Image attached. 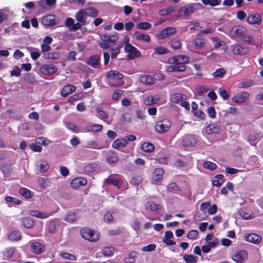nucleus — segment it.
Segmentation results:
<instances>
[{"instance_id": "obj_28", "label": "nucleus", "mask_w": 263, "mask_h": 263, "mask_svg": "<svg viewBox=\"0 0 263 263\" xmlns=\"http://www.w3.org/2000/svg\"><path fill=\"white\" fill-rule=\"evenodd\" d=\"M164 171L162 168H157L153 173V179L156 181H159L162 179Z\"/></svg>"}, {"instance_id": "obj_48", "label": "nucleus", "mask_w": 263, "mask_h": 263, "mask_svg": "<svg viewBox=\"0 0 263 263\" xmlns=\"http://www.w3.org/2000/svg\"><path fill=\"white\" fill-rule=\"evenodd\" d=\"M206 133L208 134L218 133L219 131L218 127L215 124H210L206 128Z\"/></svg>"}, {"instance_id": "obj_40", "label": "nucleus", "mask_w": 263, "mask_h": 263, "mask_svg": "<svg viewBox=\"0 0 263 263\" xmlns=\"http://www.w3.org/2000/svg\"><path fill=\"white\" fill-rule=\"evenodd\" d=\"M98 169V165L94 163H88L84 167L85 172L87 174L91 173Z\"/></svg>"}, {"instance_id": "obj_59", "label": "nucleus", "mask_w": 263, "mask_h": 263, "mask_svg": "<svg viewBox=\"0 0 263 263\" xmlns=\"http://www.w3.org/2000/svg\"><path fill=\"white\" fill-rule=\"evenodd\" d=\"M142 181V177L139 175L134 176L130 181V183L134 185H139Z\"/></svg>"}, {"instance_id": "obj_17", "label": "nucleus", "mask_w": 263, "mask_h": 263, "mask_svg": "<svg viewBox=\"0 0 263 263\" xmlns=\"http://www.w3.org/2000/svg\"><path fill=\"white\" fill-rule=\"evenodd\" d=\"M106 77L108 79L119 81L123 79V75L118 71L111 70L106 73Z\"/></svg>"}, {"instance_id": "obj_61", "label": "nucleus", "mask_w": 263, "mask_h": 263, "mask_svg": "<svg viewBox=\"0 0 263 263\" xmlns=\"http://www.w3.org/2000/svg\"><path fill=\"white\" fill-rule=\"evenodd\" d=\"M198 232L196 230H192L187 234L186 237L190 239H194L198 235Z\"/></svg>"}, {"instance_id": "obj_9", "label": "nucleus", "mask_w": 263, "mask_h": 263, "mask_svg": "<svg viewBox=\"0 0 263 263\" xmlns=\"http://www.w3.org/2000/svg\"><path fill=\"white\" fill-rule=\"evenodd\" d=\"M197 142L195 137L193 135H185L182 141V144L184 146L191 147L194 146Z\"/></svg>"}, {"instance_id": "obj_39", "label": "nucleus", "mask_w": 263, "mask_h": 263, "mask_svg": "<svg viewBox=\"0 0 263 263\" xmlns=\"http://www.w3.org/2000/svg\"><path fill=\"white\" fill-rule=\"evenodd\" d=\"M160 99L159 96H149L145 100L144 103L147 105H152L157 103V101Z\"/></svg>"}, {"instance_id": "obj_11", "label": "nucleus", "mask_w": 263, "mask_h": 263, "mask_svg": "<svg viewBox=\"0 0 263 263\" xmlns=\"http://www.w3.org/2000/svg\"><path fill=\"white\" fill-rule=\"evenodd\" d=\"M176 29L174 27H168L163 29L161 32L157 35L158 38L160 40H163L176 32Z\"/></svg>"}, {"instance_id": "obj_33", "label": "nucleus", "mask_w": 263, "mask_h": 263, "mask_svg": "<svg viewBox=\"0 0 263 263\" xmlns=\"http://www.w3.org/2000/svg\"><path fill=\"white\" fill-rule=\"evenodd\" d=\"M140 82L147 85H151L155 82V78L151 76H143L140 78Z\"/></svg>"}, {"instance_id": "obj_57", "label": "nucleus", "mask_w": 263, "mask_h": 263, "mask_svg": "<svg viewBox=\"0 0 263 263\" xmlns=\"http://www.w3.org/2000/svg\"><path fill=\"white\" fill-rule=\"evenodd\" d=\"M61 256L65 259L69 260L75 261L77 259L76 257L74 255L69 253H63L61 254Z\"/></svg>"}, {"instance_id": "obj_20", "label": "nucleus", "mask_w": 263, "mask_h": 263, "mask_svg": "<svg viewBox=\"0 0 263 263\" xmlns=\"http://www.w3.org/2000/svg\"><path fill=\"white\" fill-rule=\"evenodd\" d=\"M104 183L107 185H113L119 189L120 186L119 185V179L118 177L114 176L112 175L108 176V177L105 179Z\"/></svg>"}, {"instance_id": "obj_29", "label": "nucleus", "mask_w": 263, "mask_h": 263, "mask_svg": "<svg viewBox=\"0 0 263 263\" xmlns=\"http://www.w3.org/2000/svg\"><path fill=\"white\" fill-rule=\"evenodd\" d=\"M127 144V140H125V139H117L113 142L112 147L115 149H119L125 147Z\"/></svg>"}, {"instance_id": "obj_64", "label": "nucleus", "mask_w": 263, "mask_h": 263, "mask_svg": "<svg viewBox=\"0 0 263 263\" xmlns=\"http://www.w3.org/2000/svg\"><path fill=\"white\" fill-rule=\"evenodd\" d=\"M219 95L223 100H227L229 97L228 92L223 87L219 88Z\"/></svg>"}, {"instance_id": "obj_8", "label": "nucleus", "mask_w": 263, "mask_h": 263, "mask_svg": "<svg viewBox=\"0 0 263 263\" xmlns=\"http://www.w3.org/2000/svg\"><path fill=\"white\" fill-rule=\"evenodd\" d=\"M249 96L250 94L249 92L242 91L240 93L235 95L231 99V100L234 103L240 104L247 100L249 99Z\"/></svg>"}, {"instance_id": "obj_21", "label": "nucleus", "mask_w": 263, "mask_h": 263, "mask_svg": "<svg viewBox=\"0 0 263 263\" xmlns=\"http://www.w3.org/2000/svg\"><path fill=\"white\" fill-rule=\"evenodd\" d=\"M245 237L246 241L253 243H259L261 240V238L255 233L246 234Z\"/></svg>"}, {"instance_id": "obj_24", "label": "nucleus", "mask_w": 263, "mask_h": 263, "mask_svg": "<svg viewBox=\"0 0 263 263\" xmlns=\"http://www.w3.org/2000/svg\"><path fill=\"white\" fill-rule=\"evenodd\" d=\"M21 223L25 228L28 229H30L34 227L35 221L33 218L27 217L22 219Z\"/></svg>"}, {"instance_id": "obj_54", "label": "nucleus", "mask_w": 263, "mask_h": 263, "mask_svg": "<svg viewBox=\"0 0 263 263\" xmlns=\"http://www.w3.org/2000/svg\"><path fill=\"white\" fill-rule=\"evenodd\" d=\"M98 115L103 119H106L108 118L107 113L104 110L102 109V107L100 106H97L96 108Z\"/></svg>"}, {"instance_id": "obj_4", "label": "nucleus", "mask_w": 263, "mask_h": 263, "mask_svg": "<svg viewBox=\"0 0 263 263\" xmlns=\"http://www.w3.org/2000/svg\"><path fill=\"white\" fill-rule=\"evenodd\" d=\"M41 73L45 76H51L55 74L58 69L57 66L54 64H44L40 68Z\"/></svg>"}, {"instance_id": "obj_15", "label": "nucleus", "mask_w": 263, "mask_h": 263, "mask_svg": "<svg viewBox=\"0 0 263 263\" xmlns=\"http://www.w3.org/2000/svg\"><path fill=\"white\" fill-rule=\"evenodd\" d=\"M87 14L84 9L79 10L76 14V20L77 22L82 24L83 26H85L88 24L87 22Z\"/></svg>"}, {"instance_id": "obj_47", "label": "nucleus", "mask_w": 263, "mask_h": 263, "mask_svg": "<svg viewBox=\"0 0 263 263\" xmlns=\"http://www.w3.org/2000/svg\"><path fill=\"white\" fill-rule=\"evenodd\" d=\"M85 147L88 148H92V149H100L99 145L98 142L95 140H91L87 141L85 145Z\"/></svg>"}, {"instance_id": "obj_37", "label": "nucleus", "mask_w": 263, "mask_h": 263, "mask_svg": "<svg viewBox=\"0 0 263 263\" xmlns=\"http://www.w3.org/2000/svg\"><path fill=\"white\" fill-rule=\"evenodd\" d=\"M21 234L18 231L11 232L8 235V238L12 241H18L21 239Z\"/></svg>"}, {"instance_id": "obj_34", "label": "nucleus", "mask_w": 263, "mask_h": 263, "mask_svg": "<svg viewBox=\"0 0 263 263\" xmlns=\"http://www.w3.org/2000/svg\"><path fill=\"white\" fill-rule=\"evenodd\" d=\"M141 149L145 152L151 153L155 149V146L152 143L146 142L141 145Z\"/></svg>"}, {"instance_id": "obj_25", "label": "nucleus", "mask_w": 263, "mask_h": 263, "mask_svg": "<svg viewBox=\"0 0 263 263\" xmlns=\"http://www.w3.org/2000/svg\"><path fill=\"white\" fill-rule=\"evenodd\" d=\"M233 53L235 54L243 55L248 51V49L246 47H242L239 45L232 46Z\"/></svg>"}, {"instance_id": "obj_58", "label": "nucleus", "mask_w": 263, "mask_h": 263, "mask_svg": "<svg viewBox=\"0 0 263 263\" xmlns=\"http://www.w3.org/2000/svg\"><path fill=\"white\" fill-rule=\"evenodd\" d=\"M152 25L148 22H140L137 25V27L139 29L146 30L149 29Z\"/></svg>"}, {"instance_id": "obj_31", "label": "nucleus", "mask_w": 263, "mask_h": 263, "mask_svg": "<svg viewBox=\"0 0 263 263\" xmlns=\"http://www.w3.org/2000/svg\"><path fill=\"white\" fill-rule=\"evenodd\" d=\"M246 29L241 26H237L233 27L231 30V33L235 36H242Z\"/></svg>"}, {"instance_id": "obj_32", "label": "nucleus", "mask_w": 263, "mask_h": 263, "mask_svg": "<svg viewBox=\"0 0 263 263\" xmlns=\"http://www.w3.org/2000/svg\"><path fill=\"white\" fill-rule=\"evenodd\" d=\"M194 10V8L192 6H184L179 10V15L180 16H186L190 13H193Z\"/></svg>"}, {"instance_id": "obj_13", "label": "nucleus", "mask_w": 263, "mask_h": 263, "mask_svg": "<svg viewBox=\"0 0 263 263\" xmlns=\"http://www.w3.org/2000/svg\"><path fill=\"white\" fill-rule=\"evenodd\" d=\"M100 59L99 55H92L87 58L86 64L93 68H96L100 64Z\"/></svg>"}, {"instance_id": "obj_60", "label": "nucleus", "mask_w": 263, "mask_h": 263, "mask_svg": "<svg viewBox=\"0 0 263 263\" xmlns=\"http://www.w3.org/2000/svg\"><path fill=\"white\" fill-rule=\"evenodd\" d=\"M136 39L139 41H143L146 42H149L151 41L150 36L145 34H140L137 35Z\"/></svg>"}, {"instance_id": "obj_7", "label": "nucleus", "mask_w": 263, "mask_h": 263, "mask_svg": "<svg viewBox=\"0 0 263 263\" xmlns=\"http://www.w3.org/2000/svg\"><path fill=\"white\" fill-rule=\"evenodd\" d=\"M248 257V253L246 250H240L232 256V259L237 263H243L247 259Z\"/></svg>"}, {"instance_id": "obj_23", "label": "nucleus", "mask_w": 263, "mask_h": 263, "mask_svg": "<svg viewBox=\"0 0 263 263\" xmlns=\"http://www.w3.org/2000/svg\"><path fill=\"white\" fill-rule=\"evenodd\" d=\"M76 90V87L72 84L67 85L64 86L61 91V96L63 97H67Z\"/></svg>"}, {"instance_id": "obj_43", "label": "nucleus", "mask_w": 263, "mask_h": 263, "mask_svg": "<svg viewBox=\"0 0 263 263\" xmlns=\"http://www.w3.org/2000/svg\"><path fill=\"white\" fill-rule=\"evenodd\" d=\"M183 259L186 263H196L197 262L198 257L192 254L184 255Z\"/></svg>"}, {"instance_id": "obj_35", "label": "nucleus", "mask_w": 263, "mask_h": 263, "mask_svg": "<svg viewBox=\"0 0 263 263\" xmlns=\"http://www.w3.org/2000/svg\"><path fill=\"white\" fill-rule=\"evenodd\" d=\"M79 218V215L77 213H70L67 214L64 220L67 222L73 223Z\"/></svg>"}, {"instance_id": "obj_51", "label": "nucleus", "mask_w": 263, "mask_h": 263, "mask_svg": "<svg viewBox=\"0 0 263 263\" xmlns=\"http://www.w3.org/2000/svg\"><path fill=\"white\" fill-rule=\"evenodd\" d=\"M253 85L252 81L246 80L238 84V87L240 88H247L251 87Z\"/></svg>"}, {"instance_id": "obj_53", "label": "nucleus", "mask_w": 263, "mask_h": 263, "mask_svg": "<svg viewBox=\"0 0 263 263\" xmlns=\"http://www.w3.org/2000/svg\"><path fill=\"white\" fill-rule=\"evenodd\" d=\"M240 216L244 219H250L252 218L251 214L245 209H241L239 211Z\"/></svg>"}, {"instance_id": "obj_56", "label": "nucleus", "mask_w": 263, "mask_h": 263, "mask_svg": "<svg viewBox=\"0 0 263 263\" xmlns=\"http://www.w3.org/2000/svg\"><path fill=\"white\" fill-rule=\"evenodd\" d=\"M226 73V70L223 68L217 69L215 72L213 73V76L217 78H222Z\"/></svg>"}, {"instance_id": "obj_22", "label": "nucleus", "mask_w": 263, "mask_h": 263, "mask_svg": "<svg viewBox=\"0 0 263 263\" xmlns=\"http://www.w3.org/2000/svg\"><path fill=\"white\" fill-rule=\"evenodd\" d=\"M119 161L117 153L115 151H109L106 156V162L109 164H115Z\"/></svg>"}, {"instance_id": "obj_50", "label": "nucleus", "mask_w": 263, "mask_h": 263, "mask_svg": "<svg viewBox=\"0 0 263 263\" xmlns=\"http://www.w3.org/2000/svg\"><path fill=\"white\" fill-rule=\"evenodd\" d=\"M14 249L13 248H6L5 251L3 253V255L5 257L9 260L10 258H11L14 254Z\"/></svg>"}, {"instance_id": "obj_14", "label": "nucleus", "mask_w": 263, "mask_h": 263, "mask_svg": "<svg viewBox=\"0 0 263 263\" xmlns=\"http://www.w3.org/2000/svg\"><path fill=\"white\" fill-rule=\"evenodd\" d=\"M87 181L82 177H77L72 180L70 183L71 187L73 189H77L80 186H84L87 184Z\"/></svg>"}, {"instance_id": "obj_27", "label": "nucleus", "mask_w": 263, "mask_h": 263, "mask_svg": "<svg viewBox=\"0 0 263 263\" xmlns=\"http://www.w3.org/2000/svg\"><path fill=\"white\" fill-rule=\"evenodd\" d=\"M29 214L33 217H35L40 219L47 218L49 216V215L46 212H41L38 210H30L29 212Z\"/></svg>"}, {"instance_id": "obj_5", "label": "nucleus", "mask_w": 263, "mask_h": 263, "mask_svg": "<svg viewBox=\"0 0 263 263\" xmlns=\"http://www.w3.org/2000/svg\"><path fill=\"white\" fill-rule=\"evenodd\" d=\"M262 16L258 13L249 14L247 18V22L251 25H260L262 23Z\"/></svg>"}, {"instance_id": "obj_3", "label": "nucleus", "mask_w": 263, "mask_h": 263, "mask_svg": "<svg viewBox=\"0 0 263 263\" xmlns=\"http://www.w3.org/2000/svg\"><path fill=\"white\" fill-rule=\"evenodd\" d=\"M190 58L185 55H175L168 59V63L171 64H177L179 66H185L189 62Z\"/></svg>"}, {"instance_id": "obj_42", "label": "nucleus", "mask_w": 263, "mask_h": 263, "mask_svg": "<svg viewBox=\"0 0 263 263\" xmlns=\"http://www.w3.org/2000/svg\"><path fill=\"white\" fill-rule=\"evenodd\" d=\"M84 11L86 12L87 16L92 17L97 16L99 14L98 10L96 8L93 7L87 8L84 10Z\"/></svg>"}, {"instance_id": "obj_52", "label": "nucleus", "mask_w": 263, "mask_h": 263, "mask_svg": "<svg viewBox=\"0 0 263 263\" xmlns=\"http://www.w3.org/2000/svg\"><path fill=\"white\" fill-rule=\"evenodd\" d=\"M203 166L204 168L211 171H214L217 168V165L215 163L209 161H205L203 164Z\"/></svg>"}, {"instance_id": "obj_44", "label": "nucleus", "mask_w": 263, "mask_h": 263, "mask_svg": "<svg viewBox=\"0 0 263 263\" xmlns=\"http://www.w3.org/2000/svg\"><path fill=\"white\" fill-rule=\"evenodd\" d=\"M103 129V126L101 124H93L86 127L87 132H99Z\"/></svg>"}, {"instance_id": "obj_49", "label": "nucleus", "mask_w": 263, "mask_h": 263, "mask_svg": "<svg viewBox=\"0 0 263 263\" xmlns=\"http://www.w3.org/2000/svg\"><path fill=\"white\" fill-rule=\"evenodd\" d=\"M141 56V52L136 48L135 50H132V51L129 52L127 55V57L129 60H134V59L140 57Z\"/></svg>"}, {"instance_id": "obj_2", "label": "nucleus", "mask_w": 263, "mask_h": 263, "mask_svg": "<svg viewBox=\"0 0 263 263\" xmlns=\"http://www.w3.org/2000/svg\"><path fill=\"white\" fill-rule=\"evenodd\" d=\"M81 236L85 240L90 242H95L99 238V235L98 233L88 228H83L80 230Z\"/></svg>"}, {"instance_id": "obj_55", "label": "nucleus", "mask_w": 263, "mask_h": 263, "mask_svg": "<svg viewBox=\"0 0 263 263\" xmlns=\"http://www.w3.org/2000/svg\"><path fill=\"white\" fill-rule=\"evenodd\" d=\"M39 166L40 171L43 173L47 172L49 168V165L48 162L46 161H41Z\"/></svg>"}, {"instance_id": "obj_16", "label": "nucleus", "mask_w": 263, "mask_h": 263, "mask_svg": "<svg viewBox=\"0 0 263 263\" xmlns=\"http://www.w3.org/2000/svg\"><path fill=\"white\" fill-rule=\"evenodd\" d=\"M56 16L55 15H47L43 17L42 23L44 26H51L56 24Z\"/></svg>"}, {"instance_id": "obj_26", "label": "nucleus", "mask_w": 263, "mask_h": 263, "mask_svg": "<svg viewBox=\"0 0 263 263\" xmlns=\"http://www.w3.org/2000/svg\"><path fill=\"white\" fill-rule=\"evenodd\" d=\"M185 66H179L177 64H173L167 67L166 70L168 72H184L186 70Z\"/></svg>"}, {"instance_id": "obj_46", "label": "nucleus", "mask_w": 263, "mask_h": 263, "mask_svg": "<svg viewBox=\"0 0 263 263\" xmlns=\"http://www.w3.org/2000/svg\"><path fill=\"white\" fill-rule=\"evenodd\" d=\"M169 43L171 47L174 49H178L181 48L182 45L181 41L178 39L172 40Z\"/></svg>"}, {"instance_id": "obj_30", "label": "nucleus", "mask_w": 263, "mask_h": 263, "mask_svg": "<svg viewBox=\"0 0 263 263\" xmlns=\"http://www.w3.org/2000/svg\"><path fill=\"white\" fill-rule=\"evenodd\" d=\"M161 204H157L153 201H148L145 205V209L151 212H156L157 210L161 209Z\"/></svg>"}, {"instance_id": "obj_38", "label": "nucleus", "mask_w": 263, "mask_h": 263, "mask_svg": "<svg viewBox=\"0 0 263 263\" xmlns=\"http://www.w3.org/2000/svg\"><path fill=\"white\" fill-rule=\"evenodd\" d=\"M19 193L26 199H30L33 196V192L26 188H21L19 190Z\"/></svg>"}, {"instance_id": "obj_10", "label": "nucleus", "mask_w": 263, "mask_h": 263, "mask_svg": "<svg viewBox=\"0 0 263 263\" xmlns=\"http://www.w3.org/2000/svg\"><path fill=\"white\" fill-rule=\"evenodd\" d=\"M58 227L59 223L57 220H50L46 224V231L50 235L55 234Z\"/></svg>"}, {"instance_id": "obj_18", "label": "nucleus", "mask_w": 263, "mask_h": 263, "mask_svg": "<svg viewBox=\"0 0 263 263\" xmlns=\"http://www.w3.org/2000/svg\"><path fill=\"white\" fill-rule=\"evenodd\" d=\"M119 38L118 33L116 32L113 34L108 35L107 34H103L101 36V39L106 42L114 43L118 40Z\"/></svg>"}, {"instance_id": "obj_19", "label": "nucleus", "mask_w": 263, "mask_h": 263, "mask_svg": "<svg viewBox=\"0 0 263 263\" xmlns=\"http://www.w3.org/2000/svg\"><path fill=\"white\" fill-rule=\"evenodd\" d=\"M31 249L35 254H41L45 251V247L40 242H34L31 245Z\"/></svg>"}, {"instance_id": "obj_45", "label": "nucleus", "mask_w": 263, "mask_h": 263, "mask_svg": "<svg viewBox=\"0 0 263 263\" xmlns=\"http://www.w3.org/2000/svg\"><path fill=\"white\" fill-rule=\"evenodd\" d=\"M45 59L58 60L60 58V54L58 52H52L46 53L43 55Z\"/></svg>"}, {"instance_id": "obj_1", "label": "nucleus", "mask_w": 263, "mask_h": 263, "mask_svg": "<svg viewBox=\"0 0 263 263\" xmlns=\"http://www.w3.org/2000/svg\"><path fill=\"white\" fill-rule=\"evenodd\" d=\"M172 125V123L170 120L167 118H163L156 123L154 128L157 133L164 134L170 129Z\"/></svg>"}, {"instance_id": "obj_6", "label": "nucleus", "mask_w": 263, "mask_h": 263, "mask_svg": "<svg viewBox=\"0 0 263 263\" xmlns=\"http://www.w3.org/2000/svg\"><path fill=\"white\" fill-rule=\"evenodd\" d=\"M192 43L196 49H201L205 47L207 44L206 40L199 35H197L196 37L193 39Z\"/></svg>"}, {"instance_id": "obj_63", "label": "nucleus", "mask_w": 263, "mask_h": 263, "mask_svg": "<svg viewBox=\"0 0 263 263\" xmlns=\"http://www.w3.org/2000/svg\"><path fill=\"white\" fill-rule=\"evenodd\" d=\"M104 220L107 222H112L114 220V217L111 212H107L104 216Z\"/></svg>"}, {"instance_id": "obj_62", "label": "nucleus", "mask_w": 263, "mask_h": 263, "mask_svg": "<svg viewBox=\"0 0 263 263\" xmlns=\"http://www.w3.org/2000/svg\"><path fill=\"white\" fill-rule=\"evenodd\" d=\"M123 94V91L120 89L116 90L112 95V99L115 101H118Z\"/></svg>"}, {"instance_id": "obj_41", "label": "nucleus", "mask_w": 263, "mask_h": 263, "mask_svg": "<svg viewBox=\"0 0 263 263\" xmlns=\"http://www.w3.org/2000/svg\"><path fill=\"white\" fill-rule=\"evenodd\" d=\"M115 249L113 247L108 246L104 247L102 250V254L107 257L111 256L114 254Z\"/></svg>"}, {"instance_id": "obj_12", "label": "nucleus", "mask_w": 263, "mask_h": 263, "mask_svg": "<svg viewBox=\"0 0 263 263\" xmlns=\"http://www.w3.org/2000/svg\"><path fill=\"white\" fill-rule=\"evenodd\" d=\"M263 137L261 133H253L249 135L248 141L253 146H255Z\"/></svg>"}, {"instance_id": "obj_36", "label": "nucleus", "mask_w": 263, "mask_h": 263, "mask_svg": "<svg viewBox=\"0 0 263 263\" xmlns=\"http://www.w3.org/2000/svg\"><path fill=\"white\" fill-rule=\"evenodd\" d=\"M184 96L181 93H176L171 95V101L174 103H178L184 99Z\"/></svg>"}]
</instances>
